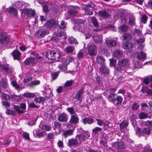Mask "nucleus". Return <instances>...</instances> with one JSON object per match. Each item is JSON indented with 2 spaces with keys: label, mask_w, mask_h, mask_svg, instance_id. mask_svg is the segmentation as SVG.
I'll return each instance as SVG.
<instances>
[{
  "label": "nucleus",
  "mask_w": 152,
  "mask_h": 152,
  "mask_svg": "<svg viewBox=\"0 0 152 152\" xmlns=\"http://www.w3.org/2000/svg\"><path fill=\"white\" fill-rule=\"evenodd\" d=\"M0 97L1 99H3L5 101L10 100V96L4 92H2L1 93Z\"/></svg>",
  "instance_id": "nucleus-29"
},
{
  "label": "nucleus",
  "mask_w": 152,
  "mask_h": 152,
  "mask_svg": "<svg viewBox=\"0 0 152 152\" xmlns=\"http://www.w3.org/2000/svg\"><path fill=\"white\" fill-rule=\"evenodd\" d=\"M1 67L6 73H11L12 71V69L8 64H6L1 65Z\"/></svg>",
  "instance_id": "nucleus-16"
},
{
  "label": "nucleus",
  "mask_w": 152,
  "mask_h": 152,
  "mask_svg": "<svg viewBox=\"0 0 152 152\" xmlns=\"http://www.w3.org/2000/svg\"><path fill=\"white\" fill-rule=\"evenodd\" d=\"M132 44L128 41L124 42L122 44L123 48L125 49L129 48H132Z\"/></svg>",
  "instance_id": "nucleus-28"
},
{
  "label": "nucleus",
  "mask_w": 152,
  "mask_h": 152,
  "mask_svg": "<svg viewBox=\"0 0 152 152\" xmlns=\"http://www.w3.org/2000/svg\"><path fill=\"white\" fill-rule=\"evenodd\" d=\"M66 64L68 65L69 64L70 62H71L74 60V59L71 57L68 56L66 58Z\"/></svg>",
  "instance_id": "nucleus-63"
},
{
  "label": "nucleus",
  "mask_w": 152,
  "mask_h": 152,
  "mask_svg": "<svg viewBox=\"0 0 152 152\" xmlns=\"http://www.w3.org/2000/svg\"><path fill=\"white\" fill-rule=\"evenodd\" d=\"M14 59L19 60L20 58L21 53L18 50H15L12 53Z\"/></svg>",
  "instance_id": "nucleus-14"
},
{
  "label": "nucleus",
  "mask_w": 152,
  "mask_h": 152,
  "mask_svg": "<svg viewBox=\"0 0 152 152\" xmlns=\"http://www.w3.org/2000/svg\"><path fill=\"white\" fill-rule=\"evenodd\" d=\"M68 13L72 16H76L78 13V12L77 10V7H74L70 9L68 11Z\"/></svg>",
  "instance_id": "nucleus-22"
},
{
  "label": "nucleus",
  "mask_w": 152,
  "mask_h": 152,
  "mask_svg": "<svg viewBox=\"0 0 152 152\" xmlns=\"http://www.w3.org/2000/svg\"><path fill=\"white\" fill-rule=\"evenodd\" d=\"M94 122V119L89 117L85 118L82 119V122L84 124H92Z\"/></svg>",
  "instance_id": "nucleus-23"
},
{
  "label": "nucleus",
  "mask_w": 152,
  "mask_h": 152,
  "mask_svg": "<svg viewBox=\"0 0 152 152\" xmlns=\"http://www.w3.org/2000/svg\"><path fill=\"white\" fill-rule=\"evenodd\" d=\"M10 43V37L8 35H5L0 39V43L2 47L5 46Z\"/></svg>",
  "instance_id": "nucleus-4"
},
{
  "label": "nucleus",
  "mask_w": 152,
  "mask_h": 152,
  "mask_svg": "<svg viewBox=\"0 0 152 152\" xmlns=\"http://www.w3.org/2000/svg\"><path fill=\"white\" fill-rule=\"evenodd\" d=\"M61 56L60 54L58 53H56V52L54 51V56L53 58V60H56L57 61L58 60L59 58Z\"/></svg>",
  "instance_id": "nucleus-48"
},
{
  "label": "nucleus",
  "mask_w": 152,
  "mask_h": 152,
  "mask_svg": "<svg viewBox=\"0 0 152 152\" xmlns=\"http://www.w3.org/2000/svg\"><path fill=\"white\" fill-rule=\"evenodd\" d=\"M11 84L13 86L15 87L18 91L21 90V89L20 87V86L15 81H12L11 82Z\"/></svg>",
  "instance_id": "nucleus-52"
},
{
  "label": "nucleus",
  "mask_w": 152,
  "mask_h": 152,
  "mask_svg": "<svg viewBox=\"0 0 152 152\" xmlns=\"http://www.w3.org/2000/svg\"><path fill=\"white\" fill-rule=\"evenodd\" d=\"M74 82V80H70L67 81L64 84V87H69L71 86Z\"/></svg>",
  "instance_id": "nucleus-37"
},
{
  "label": "nucleus",
  "mask_w": 152,
  "mask_h": 152,
  "mask_svg": "<svg viewBox=\"0 0 152 152\" xmlns=\"http://www.w3.org/2000/svg\"><path fill=\"white\" fill-rule=\"evenodd\" d=\"M59 28H60L64 29L66 28V25L65 22L63 21H61L60 24H58Z\"/></svg>",
  "instance_id": "nucleus-60"
},
{
  "label": "nucleus",
  "mask_w": 152,
  "mask_h": 152,
  "mask_svg": "<svg viewBox=\"0 0 152 152\" xmlns=\"http://www.w3.org/2000/svg\"><path fill=\"white\" fill-rule=\"evenodd\" d=\"M127 28L128 27L127 26L125 25H123L119 27V29L120 32H124L126 31Z\"/></svg>",
  "instance_id": "nucleus-49"
},
{
  "label": "nucleus",
  "mask_w": 152,
  "mask_h": 152,
  "mask_svg": "<svg viewBox=\"0 0 152 152\" xmlns=\"http://www.w3.org/2000/svg\"><path fill=\"white\" fill-rule=\"evenodd\" d=\"M123 99V97L121 96H117L113 104L115 106H117L121 103Z\"/></svg>",
  "instance_id": "nucleus-19"
},
{
  "label": "nucleus",
  "mask_w": 152,
  "mask_h": 152,
  "mask_svg": "<svg viewBox=\"0 0 152 152\" xmlns=\"http://www.w3.org/2000/svg\"><path fill=\"white\" fill-rule=\"evenodd\" d=\"M54 51H48L46 53V57L49 60H53V58H54Z\"/></svg>",
  "instance_id": "nucleus-33"
},
{
  "label": "nucleus",
  "mask_w": 152,
  "mask_h": 152,
  "mask_svg": "<svg viewBox=\"0 0 152 152\" xmlns=\"http://www.w3.org/2000/svg\"><path fill=\"white\" fill-rule=\"evenodd\" d=\"M6 113L7 115H14L16 114L15 112L13 110L10 109H7L6 111Z\"/></svg>",
  "instance_id": "nucleus-59"
},
{
  "label": "nucleus",
  "mask_w": 152,
  "mask_h": 152,
  "mask_svg": "<svg viewBox=\"0 0 152 152\" xmlns=\"http://www.w3.org/2000/svg\"><path fill=\"white\" fill-rule=\"evenodd\" d=\"M141 22L144 24H145L147 21L148 18L145 15H142L141 17Z\"/></svg>",
  "instance_id": "nucleus-53"
},
{
  "label": "nucleus",
  "mask_w": 152,
  "mask_h": 152,
  "mask_svg": "<svg viewBox=\"0 0 152 152\" xmlns=\"http://www.w3.org/2000/svg\"><path fill=\"white\" fill-rule=\"evenodd\" d=\"M56 36L58 37H61L63 35L64 36L65 35V33L63 31H62L61 29H59L55 33Z\"/></svg>",
  "instance_id": "nucleus-39"
},
{
  "label": "nucleus",
  "mask_w": 152,
  "mask_h": 152,
  "mask_svg": "<svg viewBox=\"0 0 152 152\" xmlns=\"http://www.w3.org/2000/svg\"><path fill=\"white\" fill-rule=\"evenodd\" d=\"M129 24L131 25H135V20L134 15H132L129 18Z\"/></svg>",
  "instance_id": "nucleus-43"
},
{
  "label": "nucleus",
  "mask_w": 152,
  "mask_h": 152,
  "mask_svg": "<svg viewBox=\"0 0 152 152\" xmlns=\"http://www.w3.org/2000/svg\"><path fill=\"white\" fill-rule=\"evenodd\" d=\"M107 45L110 47H115L117 45V42L115 41L110 40L106 41Z\"/></svg>",
  "instance_id": "nucleus-25"
},
{
  "label": "nucleus",
  "mask_w": 152,
  "mask_h": 152,
  "mask_svg": "<svg viewBox=\"0 0 152 152\" xmlns=\"http://www.w3.org/2000/svg\"><path fill=\"white\" fill-rule=\"evenodd\" d=\"M37 61L35 58L30 57L26 59L24 63L25 64L27 65H28L33 66Z\"/></svg>",
  "instance_id": "nucleus-7"
},
{
  "label": "nucleus",
  "mask_w": 152,
  "mask_h": 152,
  "mask_svg": "<svg viewBox=\"0 0 152 152\" xmlns=\"http://www.w3.org/2000/svg\"><path fill=\"white\" fill-rule=\"evenodd\" d=\"M57 119L60 122H66L68 120V115L65 113H63L58 116Z\"/></svg>",
  "instance_id": "nucleus-5"
},
{
  "label": "nucleus",
  "mask_w": 152,
  "mask_h": 152,
  "mask_svg": "<svg viewBox=\"0 0 152 152\" xmlns=\"http://www.w3.org/2000/svg\"><path fill=\"white\" fill-rule=\"evenodd\" d=\"M138 118L142 119L148 118V114L144 112H141L138 115Z\"/></svg>",
  "instance_id": "nucleus-32"
},
{
  "label": "nucleus",
  "mask_w": 152,
  "mask_h": 152,
  "mask_svg": "<svg viewBox=\"0 0 152 152\" xmlns=\"http://www.w3.org/2000/svg\"><path fill=\"white\" fill-rule=\"evenodd\" d=\"M110 65L111 66H115L116 65V61L113 58L110 59Z\"/></svg>",
  "instance_id": "nucleus-64"
},
{
  "label": "nucleus",
  "mask_w": 152,
  "mask_h": 152,
  "mask_svg": "<svg viewBox=\"0 0 152 152\" xmlns=\"http://www.w3.org/2000/svg\"><path fill=\"white\" fill-rule=\"evenodd\" d=\"M92 37L93 41L96 44L100 43L102 42V37L101 35L95 34L92 36Z\"/></svg>",
  "instance_id": "nucleus-15"
},
{
  "label": "nucleus",
  "mask_w": 152,
  "mask_h": 152,
  "mask_svg": "<svg viewBox=\"0 0 152 152\" xmlns=\"http://www.w3.org/2000/svg\"><path fill=\"white\" fill-rule=\"evenodd\" d=\"M46 100V99L43 97H39L35 98L34 99V101L36 102L41 103L43 102Z\"/></svg>",
  "instance_id": "nucleus-44"
},
{
  "label": "nucleus",
  "mask_w": 152,
  "mask_h": 152,
  "mask_svg": "<svg viewBox=\"0 0 152 152\" xmlns=\"http://www.w3.org/2000/svg\"><path fill=\"white\" fill-rule=\"evenodd\" d=\"M48 32L44 29H41L37 32L36 35L39 37H43L46 34H48Z\"/></svg>",
  "instance_id": "nucleus-17"
},
{
  "label": "nucleus",
  "mask_w": 152,
  "mask_h": 152,
  "mask_svg": "<svg viewBox=\"0 0 152 152\" xmlns=\"http://www.w3.org/2000/svg\"><path fill=\"white\" fill-rule=\"evenodd\" d=\"M66 110L72 115H74V114H75L76 113L72 107H68L67 108Z\"/></svg>",
  "instance_id": "nucleus-58"
},
{
  "label": "nucleus",
  "mask_w": 152,
  "mask_h": 152,
  "mask_svg": "<svg viewBox=\"0 0 152 152\" xmlns=\"http://www.w3.org/2000/svg\"><path fill=\"white\" fill-rule=\"evenodd\" d=\"M68 41L70 44H78V42L73 37H71L68 39Z\"/></svg>",
  "instance_id": "nucleus-38"
},
{
  "label": "nucleus",
  "mask_w": 152,
  "mask_h": 152,
  "mask_svg": "<svg viewBox=\"0 0 152 152\" xmlns=\"http://www.w3.org/2000/svg\"><path fill=\"white\" fill-rule=\"evenodd\" d=\"M132 37L130 34L125 33L123 35V40L128 41L131 39Z\"/></svg>",
  "instance_id": "nucleus-40"
},
{
  "label": "nucleus",
  "mask_w": 152,
  "mask_h": 152,
  "mask_svg": "<svg viewBox=\"0 0 152 152\" xmlns=\"http://www.w3.org/2000/svg\"><path fill=\"white\" fill-rule=\"evenodd\" d=\"M0 86L3 88L4 91L6 92L9 90L8 89V86L6 79H2L0 81Z\"/></svg>",
  "instance_id": "nucleus-10"
},
{
  "label": "nucleus",
  "mask_w": 152,
  "mask_h": 152,
  "mask_svg": "<svg viewBox=\"0 0 152 152\" xmlns=\"http://www.w3.org/2000/svg\"><path fill=\"white\" fill-rule=\"evenodd\" d=\"M56 23V21L54 19L48 20L45 24V27L47 28H50L53 27Z\"/></svg>",
  "instance_id": "nucleus-8"
},
{
  "label": "nucleus",
  "mask_w": 152,
  "mask_h": 152,
  "mask_svg": "<svg viewBox=\"0 0 152 152\" xmlns=\"http://www.w3.org/2000/svg\"><path fill=\"white\" fill-rule=\"evenodd\" d=\"M67 64H60L58 66V67L62 71H65L67 69Z\"/></svg>",
  "instance_id": "nucleus-50"
},
{
  "label": "nucleus",
  "mask_w": 152,
  "mask_h": 152,
  "mask_svg": "<svg viewBox=\"0 0 152 152\" xmlns=\"http://www.w3.org/2000/svg\"><path fill=\"white\" fill-rule=\"evenodd\" d=\"M146 55L144 52L140 51L137 55V58L139 60H144L146 59Z\"/></svg>",
  "instance_id": "nucleus-21"
},
{
  "label": "nucleus",
  "mask_w": 152,
  "mask_h": 152,
  "mask_svg": "<svg viewBox=\"0 0 152 152\" xmlns=\"http://www.w3.org/2000/svg\"><path fill=\"white\" fill-rule=\"evenodd\" d=\"M99 71L101 74H107L110 72V69L109 68L104 65H101L100 66Z\"/></svg>",
  "instance_id": "nucleus-11"
},
{
  "label": "nucleus",
  "mask_w": 152,
  "mask_h": 152,
  "mask_svg": "<svg viewBox=\"0 0 152 152\" xmlns=\"http://www.w3.org/2000/svg\"><path fill=\"white\" fill-rule=\"evenodd\" d=\"M96 63L99 64H103L104 61V58L100 56H97L96 58Z\"/></svg>",
  "instance_id": "nucleus-31"
},
{
  "label": "nucleus",
  "mask_w": 152,
  "mask_h": 152,
  "mask_svg": "<svg viewBox=\"0 0 152 152\" xmlns=\"http://www.w3.org/2000/svg\"><path fill=\"white\" fill-rule=\"evenodd\" d=\"M140 106V104L138 103L134 102L132 104V110L134 111L136 110L139 108Z\"/></svg>",
  "instance_id": "nucleus-35"
},
{
  "label": "nucleus",
  "mask_w": 152,
  "mask_h": 152,
  "mask_svg": "<svg viewBox=\"0 0 152 152\" xmlns=\"http://www.w3.org/2000/svg\"><path fill=\"white\" fill-rule=\"evenodd\" d=\"M10 98L12 100H14L16 101H18L20 100L21 99V97L19 96H18L16 95H11Z\"/></svg>",
  "instance_id": "nucleus-42"
},
{
  "label": "nucleus",
  "mask_w": 152,
  "mask_h": 152,
  "mask_svg": "<svg viewBox=\"0 0 152 152\" xmlns=\"http://www.w3.org/2000/svg\"><path fill=\"white\" fill-rule=\"evenodd\" d=\"M75 50L74 46H69L66 48L65 51L66 53H69L73 52Z\"/></svg>",
  "instance_id": "nucleus-36"
},
{
  "label": "nucleus",
  "mask_w": 152,
  "mask_h": 152,
  "mask_svg": "<svg viewBox=\"0 0 152 152\" xmlns=\"http://www.w3.org/2000/svg\"><path fill=\"white\" fill-rule=\"evenodd\" d=\"M102 129L101 128L96 127L92 129V132L95 135L97 134L98 132L102 131Z\"/></svg>",
  "instance_id": "nucleus-46"
},
{
  "label": "nucleus",
  "mask_w": 152,
  "mask_h": 152,
  "mask_svg": "<svg viewBox=\"0 0 152 152\" xmlns=\"http://www.w3.org/2000/svg\"><path fill=\"white\" fill-rule=\"evenodd\" d=\"M84 93V89L83 88L80 89L77 91L75 95V98L77 100L81 102L83 99L82 94Z\"/></svg>",
  "instance_id": "nucleus-12"
},
{
  "label": "nucleus",
  "mask_w": 152,
  "mask_h": 152,
  "mask_svg": "<svg viewBox=\"0 0 152 152\" xmlns=\"http://www.w3.org/2000/svg\"><path fill=\"white\" fill-rule=\"evenodd\" d=\"M79 122V118L78 115H72L69 122L67 123V126L68 127L72 126L73 125L76 124Z\"/></svg>",
  "instance_id": "nucleus-3"
},
{
  "label": "nucleus",
  "mask_w": 152,
  "mask_h": 152,
  "mask_svg": "<svg viewBox=\"0 0 152 152\" xmlns=\"http://www.w3.org/2000/svg\"><path fill=\"white\" fill-rule=\"evenodd\" d=\"M85 6L86 8L93 10L95 7V5L94 3L91 2L90 3L88 4L85 5Z\"/></svg>",
  "instance_id": "nucleus-51"
},
{
  "label": "nucleus",
  "mask_w": 152,
  "mask_h": 152,
  "mask_svg": "<svg viewBox=\"0 0 152 152\" xmlns=\"http://www.w3.org/2000/svg\"><path fill=\"white\" fill-rule=\"evenodd\" d=\"M122 54L123 53L121 51L117 50L114 51L113 56L116 58H120L121 57Z\"/></svg>",
  "instance_id": "nucleus-27"
},
{
  "label": "nucleus",
  "mask_w": 152,
  "mask_h": 152,
  "mask_svg": "<svg viewBox=\"0 0 152 152\" xmlns=\"http://www.w3.org/2000/svg\"><path fill=\"white\" fill-rule=\"evenodd\" d=\"M73 131L72 129H68L64 132L62 135L65 137V138H66L67 137L72 135Z\"/></svg>",
  "instance_id": "nucleus-34"
},
{
  "label": "nucleus",
  "mask_w": 152,
  "mask_h": 152,
  "mask_svg": "<svg viewBox=\"0 0 152 152\" xmlns=\"http://www.w3.org/2000/svg\"><path fill=\"white\" fill-rule=\"evenodd\" d=\"M91 19L93 25L97 27L99 26V23L97 20L94 17H91Z\"/></svg>",
  "instance_id": "nucleus-45"
},
{
  "label": "nucleus",
  "mask_w": 152,
  "mask_h": 152,
  "mask_svg": "<svg viewBox=\"0 0 152 152\" xmlns=\"http://www.w3.org/2000/svg\"><path fill=\"white\" fill-rule=\"evenodd\" d=\"M51 129V127L49 125H43L42 127V129L46 131H49Z\"/></svg>",
  "instance_id": "nucleus-55"
},
{
  "label": "nucleus",
  "mask_w": 152,
  "mask_h": 152,
  "mask_svg": "<svg viewBox=\"0 0 152 152\" xmlns=\"http://www.w3.org/2000/svg\"><path fill=\"white\" fill-rule=\"evenodd\" d=\"M23 95L25 97L27 98H34L36 96V95L33 93L29 92L24 93Z\"/></svg>",
  "instance_id": "nucleus-41"
},
{
  "label": "nucleus",
  "mask_w": 152,
  "mask_h": 152,
  "mask_svg": "<svg viewBox=\"0 0 152 152\" xmlns=\"http://www.w3.org/2000/svg\"><path fill=\"white\" fill-rule=\"evenodd\" d=\"M116 90V89L115 88H110L107 90V94H109L110 93H114L115 92Z\"/></svg>",
  "instance_id": "nucleus-56"
},
{
  "label": "nucleus",
  "mask_w": 152,
  "mask_h": 152,
  "mask_svg": "<svg viewBox=\"0 0 152 152\" xmlns=\"http://www.w3.org/2000/svg\"><path fill=\"white\" fill-rule=\"evenodd\" d=\"M14 108L18 113H23V110L21 109L19 106H14Z\"/></svg>",
  "instance_id": "nucleus-47"
},
{
  "label": "nucleus",
  "mask_w": 152,
  "mask_h": 152,
  "mask_svg": "<svg viewBox=\"0 0 152 152\" xmlns=\"http://www.w3.org/2000/svg\"><path fill=\"white\" fill-rule=\"evenodd\" d=\"M96 121H97V124L99 126H102V125H103L105 123L104 121L100 120L99 119H96Z\"/></svg>",
  "instance_id": "nucleus-61"
},
{
  "label": "nucleus",
  "mask_w": 152,
  "mask_h": 152,
  "mask_svg": "<svg viewBox=\"0 0 152 152\" xmlns=\"http://www.w3.org/2000/svg\"><path fill=\"white\" fill-rule=\"evenodd\" d=\"M138 131L141 134L144 135L145 134H150L151 129L149 127L144 128L141 130L139 128H137Z\"/></svg>",
  "instance_id": "nucleus-13"
},
{
  "label": "nucleus",
  "mask_w": 152,
  "mask_h": 152,
  "mask_svg": "<svg viewBox=\"0 0 152 152\" xmlns=\"http://www.w3.org/2000/svg\"><path fill=\"white\" fill-rule=\"evenodd\" d=\"M84 10L86 13L88 15H91L93 14V12L92 11V10L91 9H88L85 7Z\"/></svg>",
  "instance_id": "nucleus-54"
},
{
  "label": "nucleus",
  "mask_w": 152,
  "mask_h": 152,
  "mask_svg": "<svg viewBox=\"0 0 152 152\" xmlns=\"http://www.w3.org/2000/svg\"><path fill=\"white\" fill-rule=\"evenodd\" d=\"M84 51L83 50H80L78 53L77 54V56L78 58L81 59L83 58V55Z\"/></svg>",
  "instance_id": "nucleus-57"
},
{
  "label": "nucleus",
  "mask_w": 152,
  "mask_h": 152,
  "mask_svg": "<svg viewBox=\"0 0 152 152\" xmlns=\"http://www.w3.org/2000/svg\"><path fill=\"white\" fill-rule=\"evenodd\" d=\"M79 144L78 141L76 139L72 138L68 140V145L70 147L78 146Z\"/></svg>",
  "instance_id": "nucleus-9"
},
{
  "label": "nucleus",
  "mask_w": 152,
  "mask_h": 152,
  "mask_svg": "<svg viewBox=\"0 0 152 152\" xmlns=\"http://www.w3.org/2000/svg\"><path fill=\"white\" fill-rule=\"evenodd\" d=\"M97 14L98 16L104 18H107L110 16V13L106 10L99 11L98 12Z\"/></svg>",
  "instance_id": "nucleus-6"
},
{
  "label": "nucleus",
  "mask_w": 152,
  "mask_h": 152,
  "mask_svg": "<svg viewBox=\"0 0 152 152\" xmlns=\"http://www.w3.org/2000/svg\"><path fill=\"white\" fill-rule=\"evenodd\" d=\"M112 146L117 149H124L125 146L122 142H115L112 144Z\"/></svg>",
  "instance_id": "nucleus-18"
},
{
  "label": "nucleus",
  "mask_w": 152,
  "mask_h": 152,
  "mask_svg": "<svg viewBox=\"0 0 152 152\" xmlns=\"http://www.w3.org/2000/svg\"><path fill=\"white\" fill-rule=\"evenodd\" d=\"M97 47L94 44L88 45L87 47L88 55L90 56L96 55L97 53Z\"/></svg>",
  "instance_id": "nucleus-2"
},
{
  "label": "nucleus",
  "mask_w": 152,
  "mask_h": 152,
  "mask_svg": "<svg viewBox=\"0 0 152 152\" xmlns=\"http://www.w3.org/2000/svg\"><path fill=\"white\" fill-rule=\"evenodd\" d=\"M107 94L108 101L109 102L113 103L117 96V94L114 93H110L109 94Z\"/></svg>",
  "instance_id": "nucleus-20"
},
{
  "label": "nucleus",
  "mask_w": 152,
  "mask_h": 152,
  "mask_svg": "<svg viewBox=\"0 0 152 152\" xmlns=\"http://www.w3.org/2000/svg\"><path fill=\"white\" fill-rule=\"evenodd\" d=\"M7 10L9 13L13 15H16L17 11L16 9L13 7H10L7 9Z\"/></svg>",
  "instance_id": "nucleus-30"
},
{
  "label": "nucleus",
  "mask_w": 152,
  "mask_h": 152,
  "mask_svg": "<svg viewBox=\"0 0 152 152\" xmlns=\"http://www.w3.org/2000/svg\"><path fill=\"white\" fill-rule=\"evenodd\" d=\"M58 37L56 36L55 34H54L51 38V40L55 42H57L59 41V39Z\"/></svg>",
  "instance_id": "nucleus-62"
},
{
  "label": "nucleus",
  "mask_w": 152,
  "mask_h": 152,
  "mask_svg": "<svg viewBox=\"0 0 152 152\" xmlns=\"http://www.w3.org/2000/svg\"><path fill=\"white\" fill-rule=\"evenodd\" d=\"M128 68V60L127 59H123L118 61L115 67V69L121 73L127 72Z\"/></svg>",
  "instance_id": "nucleus-1"
},
{
  "label": "nucleus",
  "mask_w": 152,
  "mask_h": 152,
  "mask_svg": "<svg viewBox=\"0 0 152 152\" xmlns=\"http://www.w3.org/2000/svg\"><path fill=\"white\" fill-rule=\"evenodd\" d=\"M86 136L83 134H77L75 137V138L78 139L80 144H81L82 141L86 140Z\"/></svg>",
  "instance_id": "nucleus-26"
},
{
  "label": "nucleus",
  "mask_w": 152,
  "mask_h": 152,
  "mask_svg": "<svg viewBox=\"0 0 152 152\" xmlns=\"http://www.w3.org/2000/svg\"><path fill=\"white\" fill-rule=\"evenodd\" d=\"M129 122L127 120H124L120 123L119 126L121 131H122L123 129L127 127L129 124Z\"/></svg>",
  "instance_id": "nucleus-24"
}]
</instances>
